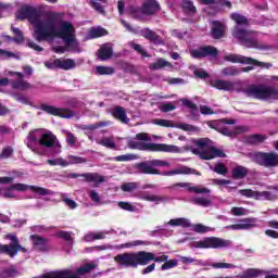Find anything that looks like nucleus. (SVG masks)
<instances>
[{
	"mask_svg": "<svg viewBox=\"0 0 278 278\" xmlns=\"http://www.w3.org/2000/svg\"><path fill=\"white\" fill-rule=\"evenodd\" d=\"M114 262L119 268H138V266H147L149 262H168V255L155 256V254L146 251L125 252L114 256Z\"/></svg>",
	"mask_w": 278,
	"mask_h": 278,
	"instance_id": "39448f33",
	"label": "nucleus"
},
{
	"mask_svg": "<svg viewBox=\"0 0 278 278\" xmlns=\"http://www.w3.org/2000/svg\"><path fill=\"white\" fill-rule=\"evenodd\" d=\"M110 122H97L96 124L83 125L80 129L83 131H94L96 129H101V127H108Z\"/></svg>",
	"mask_w": 278,
	"mask_h": 278,
	"instance_id": "ea45409f",
	"label": "nucleus"
},
{
	"mask_svg": "<svg viewBox=\"0 0 278 278\" xmlns=\"http://www.w3.org/2000/svg\"><path fill=\"white\" fill-rule=\"evenodd\" d=\"M111 114L116 118V121H119V123H123L124 125H129V117H127V112L125 111V108L115 106L114 109H112Z\"/></svg>",
	"mask_w": 278,
	"mask_h": 278,
	"instance_id": "c85d7f7f",
	"label": "nucleus"
},
{
	"mask_svg": "<svg viewBox=\"0 0 278 278\" xmlns=\"http://www.w3.org/2000/svg\"><path fill=\"white\" fill-rule=\"evenodd\" d=\"M178 129H182V131H199V127L190 124H179Z\"/></svg>",
	"mask_w": 278,
	"mask_h": 278,
	"instance_id": "338daca9",
	"label": "nucleus"
},
{
	"mask_svg": "<svg viewBox=\"0 0 278 278\" xmlns=\"http://www.w3.org/2000/svg\"><path fill=\"white\" fill-rule=\"evenodd\" d=\"M47 164H50V166H68V162L62 157L48 160Z\"/></svg>",
	"mask_w": 278,
	"mask_h": 278,
	"instance_id": "4d7b16f0",
	"label": "nucleus"
},
{
	"mask_svg": "<svg viewBox=\"0 0 278 278\" xmlns=\"http://www.w3.org/2000/svg\"><path fill=\"white\" fill-rule=\"evenodd\" d=\"M48 38H62L65 47L71 51H81L79 42L75 37V27L71 22L60 21L58 18L49 26L48 33H46L45 40Z\"/></svg>",
	"mask_w": 278,
	"mask_h": 278,
	"instance_id": "423d86ee",
	"label": "nucleus"
},
{
	"mask_svg": "<svg viewBox=\"0 0 278 278\" xmlns=\"http://www.w3.org/2000/svg\"><path fill=\"white\" fill-rule=\"evenodd\" d=\"M97 144H101V147H105L106 149H116V142H114V136L98 139Z\"/></svg>",
	"mask_w": 278,
	"mask_h": 278,
	"instance_id": "58836bf2",
	"label": "nucleus"
},
{
	"mask_svg": "<svg viewBox=\"0 0 278 278\" xmlns=\"http://www.w3.org/2000/svg\"><path fill=\"white\" fill-rule=\"evenodd\" d=\"M56 66L58 68H61V71H72V68H75V66H77V63L73 59H56Z\"/></svg>",
	"mask_w": 278,
	"mask_h": 278,
	"instance_id": "72a5a7b5",
	"label": "nucleus"
},
{
	"mask_svg": "<svg viewBox=\"0 0 278 278\" xmlns=\"http://www.w3.org/2000/svg\"><path fill=\"white\" fill-rule=\"evenodd\" d=\"M168 225H170V227H184V228L192 227L190 219L186 217L170 219L169 222L165 223V227Z\"/></svg>",
	"mask_w": 278,
	"mask_h": 278,
	"instance_id": "473e14b6",
	"label": "nucleus"
},
{
	"mask_svg": "<svg viewBox=\"0 0 278 278\" xmlns=\"http://www.w3.org/2000/svg\"><path fill=\"white\" fill-rule=\"evenodd\" d=\"M7 240H11L12 243L3 244L2 251L4 252V255H9V257H16V255H18V251L27 253V248H23L21 245V241H18V237L16 235H7Z\"/></svg>",
	"mask_w": 278,
	"mask_h": 278,
	"instance_id": "2eb2a0df",
	"label": "nucleus"
},
{
	"mask_svg": "<svg viewBox=\"0 0 278 278\" xmlns=\"http://www.w3.org/2000/svg\"><path fill=\"white\" fill-rule=\"evenodd\" d=\"M157 167L170 168V163L162 160H150L137 163L135 168L141 175H163L164 177H173L175 175H197L201 177V173L194 168L182 165L178 168L161 173Z\"/></svg>",
	"mask_w": 278,
	"mask_h": 278,
	"instance_id": "7ed1b4c3",
	"label": "nucleus"
},
{
	"mask_svg": "<svg viewBox=\"0 0 278 278\" xmlns=\"http://www.w3.org/2000/svg\"><path fill=\"white\" fill-rule=\"evenodd\" d=\"M14 190H16V192H27V190H31V192L39 194V197H48L54 194L52 190H49L47 188L29 186L26 184H13L2 192V197H4V199L16 198V193H14Z\"/></svg>",
	"mask_w": 278,
	"mask_h": 278,
	"instance_id": "9d476101",
	"label": "nucleus"
},
{
	"mask_svg": "<svg viewBox=\"0 0 278 278\" xmlns=\"http://www.w3.org/2000/svg\"><path fill=\"white\" fill-rule=\"evenodd\" d=\"M121 190L123 192H134V190H138V182H125L121 186Z\"/></svg>",
	"mask_w": 278,
	"mask_h": 278,
	"instance_id": "6e6d98bb",
	"label": "nucleus"
},
{
	"mask_svg": "<svg viewBox=\"0 0 278 278\" xmlns=\"http://www.w3.org/2000/svg\"><path fill=\"white\" fill-rule=\"evenodd\" d=\"M220 73L223 77H236L240 75V71L236 66L224 67Z\"/></svg>",
	"mask_w": 278,
	"mask_h": 278,
	"instance_id": "a18cd8bd",
	"label": "nucleus"
},
{
	"mask_svg": "<svg viewBox=\"0 0 278 278\" xmlns=\"http://www.w3.org/2000/svg\"><path fill=\"white\" fill-rule=\"evenodd\" d=\"M97 265L89 263L79 267L76 271L71 269L59 270L54 273H49L43 275L41 278H81V275H86L90 273V270H94Z\"/></svg>",
	"mask_w": 278,
	"mask_h": 278,
	"instance_id": "9b49d317",
	"label": "nucleus"
},
{
	"mask_svg": "<svg viewBox=\"0 0 278 278\" xmlns=\"http://www.w3.org/2000/svg\"><path fill=\"white\" fill-rule=\"evenodd\" d=\"M116 70L112 66H97L96 67V73L97 75H114Z\"/></svg>",
	"mask_w": 278,
	"mask_h": 278,
	"instance_id": "de8ad7c7",
	"label": "nucleus"
},
{
	"mask_svg": "<svg viewBox=\"0 0 278 278\" xmlns=\"http://www.w3.org/2000/svg\"><path fill=\"white\" fill-rule=\"evenodd\" d=\"M89 36H90V38H101V36H108V30H105V28H101V27L92 28L89 31Z\"/></svg>",
	"mask_w": 278,
	"mask_h": 278,
	"instance_id": "8fccbe9b",
	"label": "nucleus"
},
{
	"mask_svg": "<svg viewBox=\"0 0 278 278\" xmlns=\"http://www.w3.org/2000/svg\"><path fill=\"white\" fill-rule=\"evenodd\" d=\"M192 247L194 249H229V247H231V240L218 237H206L200 241H194Z\"/></svg>",
	"mask_w": 278,
	"mask_h": 278,
	"instance_id": "f8f14e48",
	"label": "nucleus"
},
{
	"mask_svg": "<svg viewBox=\"0 0 278 278\" xmlns=\"http://www.w3.org/2000/svg\"><path fill=\"white\" fill-rule=\"evenodd\" d=\"M137 197L142 201H149L155 205H160V203H168L169 201L168 197L166 195L151 194L149 191H141L137 194Z\"/></svg>",
	"mask_w": 278,
	"mask_h": 278,
	"instance_id": "aec40b11",
	"label": "nucleus"
},
{
	"mask_svg": "<svg viewBox=\"0 0 278 278\" xmlns=\"http://www.w3.org/2000/svg\"><path fill=\"white\" fill-rule=\"evenodd\" d=\"M1 277L2 278H14V277H18V270L16 269V267L11 266L8 268H4L1 273Z\"/></svg>",
	"mask_w": 278,
	"mask_h": 278,
	"instance_id": "49530a36",
	"label": "nucleus"
},
{
	"mask_svg": "<svg viewBox=\"0 0 278 278\" xmlns=\"http://www.w3.org/2000/svg\"><path fill=\"white\" fill-rule=\"evenodd\" d=\"M10 75H16L18 77L17 80L11 83V86L14 90L25 91V90H31V88H34V86L31 84H29L27 80L23 79V73L10 72Z\"/></svg>",
	"mask_w": 278,
	"mask_h": 278,
	"instance_id": "b1692460",
	"label": "nucleus"
},
{
	"mask_svg": "<svg viewBox=\"0 0 278 278\" xmlns=\"http://www.w3.org/2000/svg\"><path fill=\"white\" fill-rule=\"evenodd\" d=\"M56 236L62 240H65L68 247H73V237L71 236V232L61 230L56 233Z\"/></svg>",
	"mask_w": 278,
	"mask_h": 278,
	"instance_id": "3c124183",
	"label": "nucleus"
},
{
	"mask_svg": "<svg viewBox=\"0 0 278 278\" xmlns=\"http://www.w3.org/2000/svg\"><path fill=\"white\" fill-rule=\"evenodd\" d=\"M210 168L213 173H217V175H227V173H229V169H227V166L223 163H218L214 167L210 166Z\"/></svg>",
	"mask_w": 278,
	"mask_h": 278,
	"instance_id": "09e8293b",
	"label": "nucleus"
},
{
	"mask_svg": "<svg viewBox=\"0 0 278 278\" xmlns=\"http://www.w3.org/2000/svg\"><path fill=\"white\" fill-rule=\"evenodd\" d=\"M255 223H257L256 218H243L240 219L238 224L227 226L226 229H232L233 231L249 230L253 229L256 226Z\"/></svg>",
	"mask_w": 278,
	"mask_h": 278,
	"instance_id": "5701e85b",
	"label": "nucleus"
},
{
	"mask_svg": "<svg viewBox=\"0 0 278 278\" xmlns=\"http://www.w3.org/2000/svg\"><path fill=\"white\" fill-rule=\"evenodd\" d=\"M89 4L98 14H102V16H105L106 11L105 7L108 5V0H90Z\"/></svg>",
	"mask_w": 278,
	"mask_h": 278,
	"instance_id": "f704fd0d",
	"label": "nucleus"
},
{
	"mask_svg": "<svg viewBox=\"0 0 278 278\" xmlns=\"http://www.w3.org/2000/svg\"><path fill=\"white\" fill-rule=\"evenodd\" d=\"M262 275V270L257 268H249L244 270L241 275H238L237 278H256Z\"/></svg>",
	"mask_w": 278,
	"mask_h": 278,
	"instance_id": "a19ab883",
	"label": "nucleus"
},
{
	"mask_svg": "<svg viewBox=\"0 0 278 278\" xmlns=\"http://www.w3.org/2000/svg\"><path fill=\"white\" fill-rule=\"evenodd\" d=\"M252 161L258 166L265 168H275L278 166V153L276 152H256L252 155Z\"/></svg>",
	"mask_w": 278,
	"mask_h": 278,
	"instance_id": "4468645a",
	"label": "nucleus"
},
{
	"mask_svg": "<svg viewBox=\"0 0 278 278\" xmlns=\"http://www.w3.org/2000/svg\"><path fill=\"white\" fill-rule=\"evenodd\" d=\"M136 138L137 140L132 139L128 142L129 149H138L139 151H159L163 153H181V148L174 144L147 143L151 140L147 132H139L136 135Z\"/></svg>",
	"mask_w": 278,
	"mask_h": 278,
	"instance_id": "0eeeda50",
	"label": "nucleus"
},
{
	"mask_svg": "<svg viewBox=\"0 0 278 278\" xmlns=\"http://www.w3.org/2000/svg\"><path fill=\"white\" fill-rule=\"evenodd\" d=\"M193 205H200L201 207H210L212 205V200L205 197H197L191 200Z\"/></svg>",
	"mask_w": 278,
	"mask_h": 278,
	"instance_id": "37998d69",
	"label": "nucleus"
},
{
	"mask_svg": "<svg viewBox=\"0 0 278 278\" xmlns=\"http://www.w3.org/2000/svg\"><path fill=\"white\" fill-rule=\"evenodd\" d=\"M70 179H77V177H84L85 181L93 182V184H103L105 178L97 173H86V174H77L72 173L68 174Z\"/></svg>",
	"mask_w": 278,
	"mask_h": 278,
	"instance_id": "4be33fe9",
	"label": "nucleus"
},
{
	"mask_svg": "<svg viewBox=\"0 0 278 278\" xmlns=\"http://www.w3.org/2000/svg\"><path fill=\"white\" fill-rule=\"evenodd\" d=\"M86 162H88V160L81 156H75V155L67 156L68 166H71V164H86Z\"/></svg>",
	"mask_w": 278,
	"mask_h": 278,
	"instance_id": "5fc2aeb1",
	"label": "nucleus"
},
{
	"mask_svg": "<svg viewBox=\"0 0 278 278\" xmlns=\"http://www.w3.org/2000/svg\"><path fill=\"white\" fill-rule=\"evenodd\" d=\"M17 21H29L35 27V40L37 42H42L45 36L49 31V26L55 23L56 17L50 16L45 20L40 17V13L33 7L24 5L22 7L16 14Z\"/></svg>",
	"mask_w": 278,
	"mask_h": 278,
	"instance_id": "20e7f679",
	"label": "nucleus"
},
{
	"mask_svg": "<svg viewBox=\"0 0 278 278\" xmlns=\"http://www.w3.org/2000/svg\"><path fill=\"white\" fill-rule=\"evenodd\" d=\"M129 45H130L131 49L137 51V53H139V55H142V58H151V55H149V53H147V51H144V49L142 48L141 45L134 43V42H130Z\"/></svg>",
	"mask_w": 278,
	"mask_h": 278,
	"instance_id": "13d9d810",
	"label": "nucleus"
},
{
	"mask_svg": "<svg viewBox=\"0 0 278 278\" xmlns=\"http://www.w3.org/2000/svg\"><path fill=\"white\" fill-rule=\"evenodd\" d=\"M30 240L36 251H39L41 253H47V251H51V244H49V239L40 237L38 235H31Z\"/></svg>",
	"mask_w": 278,
	"mask_h": 278,
	"instance_id": "6ab92c4d",
	"label": "nucleus"
},
{
	"mask_svg": "<svg viewBox=\"0 0 278 278\" xmlns=\"http://www.w3.org/2000/svg\"><path fill=\"white\" fill-rule=\"evenodd\" d=\"M11 30L15 35V37L12 39L13 42H16L17 45H21V42H24L25 37L23 36V31H21V29L14 28V26H12Z\"/></svg>",
	"mask_w": 278,
	"mask_h": 278,
	"instance_id": "864d4df0",
	"label": "nucleus"
},
{
	"mask_svg": "<svg viewBox=\"0 0 278 278\" xmlns=\"http://www.w3.org/2000/svg\"><path fill=\"white\" fill-rule=\"evenodd\" d=\"M161 112H173V110H177V106L173 102L163 103L160 106Z\"/></svg>",
	"mask_w": 278,
	"mask_h": 278,
	"instance_id": "0e129e2a",
	"label": "nucleus"
},
{
	"mask_svg": "<svg viewBox=\"0 0 278 278\" xmlns=\"http://www.w3.org/2000/svg\"><path fill=\"white\" fill-rule=\"evenodd\" d=\"M231 18L237 24L232 29V36L240 42V45H242V47H247V49H258V51H269V49H273V46L260 43V40H257V33L247 30L242 27L249 25L247 16L239 13H232Z\"/></svg>",
	"mask_w": 278,
	"mask_h": 278,
	"instance_id": "f257e3e1",
	"label": "nucleus"
},
{
	"mask_svg": "<svg viewBox=\"0 0 278 278\" xmlns=\"http://www.w3.org/2000/svg\"><path fill=\"white\" fill-rule=\"evenodd\" d=\"M190 55L195 60H201L203 58L216 60L218 58V49H216V47L213 46H204L199 49L190 50Z\"/></svg>",
	"mask_w": 278,
	"mask_h": 278,
	"instance_id": "f3484780",
	"label": "nucleus"
},
{
	"mask_svg": "<svg viewBox=\"0 0 278 278\" xmlns=\"http://www.w3.org/2000/svg\"><path fill=\"white\" fill-rule=\"evenodd\" d=\"M112 46H110V43H105L103 45L100 49H99V54L98 56L102 60H110V58H112Z\"/></svg>",
	"mask_w": 278,
	"mask_h": 278,
	"instance_id": "4c0bfd02",
	"label": "nucleus"
},
{
	"mask_svg": "<svg viewBox=\"0 0 278 278\" xmlns=\"http://www.w3.org/2000/svg\"><path fill=\"white\" fill-rule=\"evenodd\" d=\"M249 175V168L238 165L232 168L231 170V177L232 179H244Z\"/></svg>",
	"mask_w": 278,
	"mask_h": 278,
	"instance_id": "c9c22d12",
	"label": "nucleus"
},
{
	"mask_svg": "<svg viewBox=\"0 0 278 278\" xmlns=\"http://www.w3.org/2000/svg\"><path fill=\"white\" fill-rule=\"evenodd\" d=\"M170 188L172 190L177 188H185L187 192H192L193 194H210V192H212V190H210L207 187L192 186V182H177Z\"/></svg>",
	"mask_w": 278,
	"mask_h": 278,
	"instance_id": "a211bd4d",
	"label": "nucleus"
},
{
	"mask_svg": "<svg viewBox=\"0 0 278 278\" xmlns=\"http://www.w3.org/2000/svg\"><path fill=\"white\" fill-rule=\"evenodd\" d=\"M166 66H173L170 62L164 60V59H157L156 62L150 64V68L152 71H160L162 68H166Z\"/></svg>",
	"mask_w": 278,
	"mask_h": 278,
	"instance_id": "c03bdc74",
	"label": "nucleus"
},
{
	"mask_svg": "<svg viewBox=\"0 0 278 278\" xmlns=\"http://www.w3.org/2000/svg\"><path fill=\"white\" fill-rule=\"evenodd\" d=\"M114 230H103V231H97V232H88L85 235L84 240L85 242H92L94 240H105V237Z\"/></svg>",
	"mask_w": 278,
	"mask_h": 278,
	"instance_id": "7c9ffc66",
	"label": "nucleus"
},
{
	"mask_svg": "<svg viewBox=\"0 0 278 278\" xmlns=\"http://www.w3.org/2000/svg\"><path fill=\"white\" fill-rule=\"evenodd\" d=\"M153 125H159V127H175L172 121L168 119H153L152 121Z\"/></svg>",
	"mask_w": 278,
	"mask_h": 278,
	"instance_id": "680f3d73",
	"label": "nucleus"
},
{
	"mask_svg": "<svg viewBox=\"0 0 278 278\" xmlns=\"http://www.w3.org/2000/svg\"><path fill=\"white\" fill-rule=\"evenodd\" d=\"M226 62H231V64H251L253 58L244 56L242 54H227L224 56Z\"/></svg>",
	"mask_w": 278,
	"mask_h": 278,
	"instance_id": "cd10ccee",
	"label": "nucleus"
},
{
	"mask_svg": "<svg viewBox=\"0 0 278 278\" xmlns=\"http://www.w3.org/2000/svg\"><path fill=\"white\" fill-rule=\"evenodd\" d=\"M12 153H14V149L12 147H7L0 153V160H8V157H12Z\"/></svg>",
	"mask_w": 278,
	"mask_h": 278,
	"instance_id": "69168bd1",
	"label": "nucleus"
},
{
	"mask_svg": "<svg viewBox=\"0 0 278 278\" xmlns=\"http://www.w3.org/2000/svg\"><path fill=\"white\" fill-rule=\"evenodd\" d=\"M217 130L219 134H223V136H228V138H233V136H238V134H244L247 131V127L244 126H238V127H227V126H220V124H217Z\"/></svg>",
	"mask_w": 278,
	"mask_h": 278,
	"instance_id": "393cba45",
	"label": "nucleus"
},
{
	"mask_svg": "<svg viewBox=\"0 0 278 278\" xmlns=\"http://www.w3.org/2000/svg\"><path fill=\"white\" fill-rule=\"evenodd\" d=\"M129 14L132 16V18H136L137 21H143L144 16H147V13H144V8L130 5L128 9Z\"/></svg>",
	"mask_w": 278,
	"mask_h": 278,
	"instance_id": "e433bc0d",
	"label": "nucleus"
},
{
	"mask_svg": "<svg viewBox=\"0 0 278 278\" xmlns=\"http://www.w3.org/2000/svg\"><path fill=\"white\" fill-rule=\"evenodd\" d=\"M230 214H232V216H247V214H249V211L244 207H232L230 211Z\"/></svg>",
	"mask_w": 278,
	"mask_h": 278,
	"instance_id": "e2e57ef3",
	"label": "nucleus"
},
{
	"mask_svg": "<svg viewBox=\"0 0 278 278\" xmlns=\"http://www.w3.org/2000/svg\"><path fill=\"white\" fill-rule=\"evenodd\" d=\"M266 140V136L264 135H250L245 137V142L248 144H262Z\"/></svg>",
	"mask_w": 278,
	"mask_h": 278,
	"instance_id": "79ce46f5",
	"label": "nucleus"
},
{
	"mask_svg": "<svg viewBox=\"0 0 278 278\" xmlns=\"http://www.w3.org/2000/svg\"><path fill=\"white\" fill-rule=\"evenodd\" d=\"M212 268H236L231 263H211Z\"/></svg>",
	"mask_w": 278,
	"mask_h": 278,
	"instance_id": "774afa93",
	"label": "nucleus"
},
{
	"mask_svg": "<svg viewBox=\"0 0 278 278\" xmlns=\"http://www.w3.org/2000/svg\"><path fill=\"white\" fill-rule=\"evenodd\" d=\"M26 144L28 149L37 155H46V152L43 149L36 147V144H39V147H46V149H54V155L62 153V144L51 130L35 129L30 131L27 136Z\"/></svg>",
	"mask_w": 278,
	"mask_h": 278,
	"instance_id": "f03ea898",
	"label": "nucleus"
},
{
	"mask_svg": "<svg viewBox=\"0 0 278 278\" xmlns=\"http://www.w3.org/2000/svg\"><path fill=\"white\" fill-rule=\"evenodd\" d=\"M195 148L192 150L193 155H199L200 160H214V157H227L225 152L212 147V140L208 138L197 139Z\"/></svg>",
	"mask_w": 278,
	"mask_h": 278,
	"instance_id": "6e6552de",
	"label": "nucleus"
},
{
	"mask_svg": "<svg viewBox=\"0 0 278 278\" xmlns=\"http://www.w3.org/2000/svg\"><path fill=\"white\" fill-rule=\"evenodd\" d=\"M192 229L195 233H207V231H214V228H210L202 224L193 225Z\"/></svg>",
	"mask_w": 278,
	"mask_h": 278,
	"instance_id": "bf43d9fd",
	"label": "nucleus"
},
{
	"mask_svg": "<svg viewBox=\"0 0 278 278\" xmlns=\"http://www.w3.org/2000/svg\"><path fill=\"white\" fill-rule=\"evenodd\" d=\"M139 34L142 36V38L154 42V45H164L162 37H160V35H157L155 31L151 30V28H143L139 31Z\"/></svg>",
	"mask_w": 278,
	"mask_h": 278,
	"instance_id": "a878e982",
	"label": "nucleus"
},
{
	"mask_svg": "<svg viewBox=\"0 0 278 278\" xmlns=\"http://www.w3.org/2000/svg\"><path fill=\"white\" fill-rule=\"evenodd\" d=\"M210 86L216 90H224L225 92H233L236 90V83L223 79H211Z\"/></svg>",
	"mask_w": 278,
	"mask_h": 278,
	"instance_id": "412c9836",
	"label": "nucleus"
},
{
	"mask_svg": "<svg viewBox=\"0 0 278 278\" xmlns=\"http://www.w3.org/2000/svg\"><path fill=\"white\" fill-rule=\"evenodd\" d=\"M180 101L185 108L190 110L189 118H191V121H199V116H201V113H199V106L186 98L180 99Z\"/></svg>",
	"mask_w": 278,
	"mask_h": 278,
	"instance_id": "bb28decb",
	"label": "nucleus"
},
{
	"mask_svg": "<svg viewBox=\"0 0 278 278\" xmlns=\"http://www.w3.org/2000/svg\"><path fill=\"white\" fill-rule=\"evenodd\" d=\"M39 110L50 114V116H59L60 118H74L75 113L71 109H60L46 103L40 104Z\"/></svg>",
	"mask_w": 278,
	"mask_h": 278,
	"instance_id": "dca6fc26",
	"label": "nucleus"
},
{
	"mask_svg": "<svg viewBox=\"0 0 278 278\" xmlns=\"http://www.w3.org/2000/svg\"><path fill=\"white\" fill-rule=\"evenodd\" d=\"M211 34L216 40L223 38L225 36V25L219 21H214Z\"/></svg>",
	"mask_w": 278,
	"mask_h": 278,
	"instance_id": "2f4dec72",
	"label": "nucleus"
},
{
	"mask_svg": "<svg viewBox=\"0 0 278 278\" xmlns=\"http://www.w3.org/2000/svg\"><path fill=\"white\" fill-rule=\"evenodd\" d=\"M63 134H65L66 136V142L68 144V147H75V144H77V137H75L73 135V132L64 130Z\"/></svg>",
	"mask_w": 278,
	"mask_h": 278,
	"instance_id": "052dcab7",
	"label": "nucleus"
},
{
	"mask_svg": "<svg viewBox=\"0 0 278 278\" xmlns=\"http://www.w3.org/2000/svg\"><path fill=\"white\" fill-rule=\"evenodd\" d=\"M182 10L187 14H197V7H194V4L191 1H188V0L182 2Z\"/></svg>",
	"mask_w": 278,
	"mask_h": 278,
	"instance_id": "603ef678",
	"label": "nucleus"
},
{
	"mask_svg": "<svg viewBox=\"0 0 278 278\" xmlns=\"http://www.w3.org/2000/svg\"><path fill=\"white\" fill-rule=\"evenodd\" d=\"M247 97L264 101H278V89L264 85H252L243 90Z\"/></svg>",
	"mask_w": 278,
	"mask_h": 278,
	"instance_id": "1a4fd4ad",
	"label": "nucleus"
},
{
	"mask_svg": "<svg viewBox=\"0 0 278 278\" xmlns=\"http://www.w3.org/2000/svg\"><path fill=\"white\" fill-rule=\"evenodd\" d=\"M142 7L146 16H152L153 14H156V12H160V3L155 0H148Z\"/></svg>",
	"mask_w": 278,
	"mask_h": 278,
	"instance_id": "c756f323",
	"label": "nucleus"
},
{
	"mask_svg": "<svg viewBox=\"0 0 278 278\" xmlns=\"http://www.w3.org/2000/svg\"><path fill=\"white\" fill-rule=\"evenodd\" d=\"M241 197L247 199H255V201H277L278 199V188L270 191H254L252 189H241L239 190Z\"/></svg>",
	"mask_w": 278,
	"mask_h": 278,
	"instance_id": "ddd939ff",
	"label": "nucleus"
}]
</instances>
